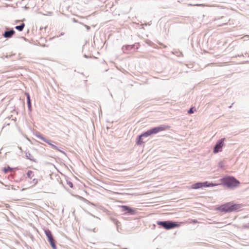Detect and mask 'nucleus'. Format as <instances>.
I'll list each match as a JSON object with an SVG mask.
<instances>
[{"mask_svg":"<svg viewBox=\"0 0 249 249\" xmlns=\"http://www.w3.org/2000/svg\"><path fill=\"white\" fill-rule=\"evenodd\" d=\"M222 184L230 188L237 187L240 183L239 181L234 177L228 176L221 179Z\"/></svg>","mask_w":249,"mask_h":249,"instance_id":"f257e3e1","label":"nucleus"},{"mask_svg":"<svg viewBox=\"0 0 249 249\" xmlns=\"http://www.w3.org/2000/svg\"><path fill=\"white\" fill-rule=\"evenodd\" d=\"M241 208V207L240 205L235 204L232 202H230L222 205L218 208V210L221 212L228 213L234 211L239 210Z\"/></svg>","mask_w":249,"mask_h":249,"instance_id":"f03ea898","label":"nucleus"},{"mask_svg":"<svg viewBox=\"0 0 249 249\" xmlns=\"http://www.w3.org/2000/svg\"><path fill=\"white\" fill-rule=\"evenodd\" d=\"M157 224L161 226L166 230L172 229L179 226L177 222L171 221H158Z\"/></svg>","mask_w":249,"mask_h":249,"instance_id":"7ed1b4c3","label":"nucleus"},{"mask_svg":"<svg viewBox=\"0 0 249 249\" xmlns=\"http://www.w3.org/2000/svg\"><path fill=\"white\" fill-rule=\"evenodd\" d=\"M45 233L51 247L53 249H56L55 240L53 238L51 231L49 229H47L45 231Z\"/></svg>","mask_w":249,"mask_h":249,"instance_id":"20e7f679","label":"nucleus"},{"mask_svg":"<svg viewBox=\"0 0 249 249\" xmlns=\"http://www.w3.org/2000/svg\"><path fill=\"white\" fill-rule=\"evenodd\" d=\"M225 140V138H222L216 142L215 145L214 146L213 152L214 153H217L219 152H221L222 151V147L224 145V142Z\"/></svg>","mask_w":249,"mask_h":249,"instance_id":"39448f33","label":"nucleus"},{"mask_svg":"<svg viewBox=\"0 0 249 249\" xmlns=\"http://www.w3.org/2000/svg\"><path fill=\"white\" fill-rule=\"evenodd\" d=\"M122 212H125L130 215H135L136 214V211L133 208H132L128 206L122 205L121 206Z\"/></svg>","mask_w":249,"mask_h":249,"instance_id":"423d86ee","label":"nucleus"},{"mask_svg":"<svg viewBox=\"0 0 249 249\" xmlns=\"http://www.w3.org/2000/svg\"><path fill=\"white\" fill-rule=\"evenodd\" d=\"M166 127L164 125H160L157 127H153L150 129V133L152 134H157L159 132L165 130Z\"/></svg>","mask_w":249,"mask_h":249,"instance_id":"0eeeda50","label":"nucleus"},{"mask_svg":"<svg viewBox=\"0 0 249 249\" xmlns=\"http://www.w3.org/2000/svg\"><path fill=\"white\" fill-rule=\"evenodd\" d=\"M15 31L13 29H11L9 30H6L3 34V36L5 38H9L12 37L15 34Z\"/></svg>","mask_w":249,"mask_h":249,"instance_id":"6e6552de","label":"nucleus"},{"mask_svg":"<svg viewBox=\"0 0 249 249\" xmlns=\"http://www.w3.org/2000/svg\"><path fill=\"white\" fill-rule=\"evenodd\" d=\"M35 135L37 138L42 140L43 142L47 143L51 146L53 144L52 143V142L51 141L48 140L47 139H46L44 137H43L42 135H41L40 133H36Z\"/></svg>","mask_w":249,"mask_h":249,"instance_id":"1a4fd4ad","label":"nucleus"},{"mask_svg":"<svg viewBox=\"0 0 249 249\" xmlns=\"http://www.w3.org/2000/svg\"><path fill=\"white\" fill-rule=\"evenodd\" d=\"M25 156L27 159L30 160L31 161H33L35 162H36V160L34 158V157L31 154V153L29 151L25 152Z\"/></svg>","mask_w":249,"mask_h":249,"instance_id":"9d476101","label":"nucleus"},{"mask_svg":"<svg viewBox=\"0 0 249 249\" xmlns=\"http://www.w3.org/2000/svg\"><path fill=\"white\" fill-rule=\"evenodd\" d=\"M200 188H202L201 182L196 183L192 185V188L194 189H197Z\"/></svg>","mask_w":249,"mask_h":249,"instance_id":"9b49d317","label":"nucleus"},{"mask_svg":"<svg viewBox=\"0 0 249 249\" xmlns=\"http://www.w3.org/2000/svg\"><path fill=\"white\" fill-rule=\"evenodd\" d=\"M134 45H127L123 46L122 49L124 53H125V51L130 50L132 49H133L134 48Z\"/></svg>","mask_w":249,"mask_h":249,"instance_id":"f8f14e48","label":"nucleus"},{"mask_svg":"<svg viewBox=\"0 0 249 249\" xmlns=\"http://www.w3.org/2000/svg\"><path fill=\"white\" fill-rule=\"evenodd\" d=\"M142 136H141V135H139L137 138V144L138 145H141L144 142L142 140Z\"/></svg>","mask_w":249,"mask_h":249,"instance_id":"ddd939ff","label":"nucleus"},{"mask_svg":"<svg viewBox=\"0 0 249 249\" xmlns=\"http://www.w3.org/2000/svg\"><path fill=\"white\" fill-rule=\"evenodd\" d=\"M25 27V24L22 23L19 25H17L15 27V29L18 30V31L21 32L22 31Z\"/></svg>","mask_w":249,"mask_h":249,"instance_id":"4468645a","label":"nucleus"},{"mask_svg":"<svg viewBox=\"0 0 249 249\" xmlns=\"http://www.w3.org/2000/svg\"><path fill=\"white\" fill-rule=\"evenodd\" d=\"M150 135H151V134L150 133V129L148 130L146 132H145L141 134V136H142L143 137H146L149 136Z\"/></svg>","mask_w":249,"mask_h":249,"instance_id":"2eb2a0df","label":"nucleus"},{"mask_svg":"<svg viewBox=\"0 0 249 249\" xmlns=\"http://www.w3.org/2000/svg\"><path fill=\"white\" fill-rule=\"evenodd\" d=\"M27 177L30 179H32L34 177L33 172L31 170H29L27 173Z\"/></svg>","mask_w":249,"mask_h":249,"instance_id":"dca6fc26","label":"nucleus"},{"mask_svg":"<svg viewBox=\"0 0 249 249\" xmlns=\"http://www.w3.org/2000/svg\"><path fill=\"white\" fill-rule=\"evenodd\" d=\"M51 146L55 150H56L58 151H60L61 152H62V153L65 154L66 153L63 151V150H61V149H59V148L58 147H57V146L54 145V144H52L51 145Z\"/></svg>","mask_w":249,"mask_h":249,"instance_id":"f3484780","label":"nucleus"},{"mask_svg":"<svg viewBox=\"0 0 249 249\" xmlns=\"http://www.w3.org/2000/svg\"><path fill=\"white\" fill-rule=\"evenodd\" d=\"M12 170V168H10L9 167H7V168H4L3 169V172L5 173H7L8 171H11Z\"/></svg>","mask_w":249,"mask_h":249,"instance_id":"a211bd4d","label":"nucleus"},{"mask_svg":"<svg viewBox=\"0 0 249 249\" xmlns=\"http://www.w3.org/2000/svg\"><path fill=\"white\" fill-rule=\"evenodd\" d=\"M208 184H209V182H208V181H205V182H202V188L203 187H208V186L209 185Z\"/></svg>","mask_w":249,"mask_h":249,"instance_id":"6ab92c4d","label":"nucleus"},{"mask_svg":"<svg viewBox=\"0 0 249 249\" xmlns=\"http://www.w3.org/2000/svg\"><path fill=\"white\" fill-rule=\"evenodd\" d=\"M209 185L208 186V187H213V186H217L218 185V184H216V183H212V182H209Z\"/></svg>","mask_w":249,"mask_h":249,"instance_id":"aec40b11","label":"nucleus"},{"mask_svg":"<svg viewBox=\"0 0 249 249\" xmlns=\"http://www.w3.org/2000/svg\"><path fill=\"white\" fill-rule=\"evenodd\" d=\"M37 182H38V180L37 179L34 178V179H33L31 183H33V185H35L37 183Z\"/></svg>","mask_w":249,"mask_h":249,"instance_id":"412c9836","label":"nucleus"},{"mask_svg":"<svg viewBox=\"0 0 249 249\" xmlns=\"http://www.w3.org/2000/svg\"><path fill=\"white\" fill-rule=\"evenodd\" d=\"M194 112V107H191L188 111L189 114L193 113Z\"/></svg>","mask_w":249,"mask_h":249,"instance_id":"4be33fe9","label":"nucleus"},{"mask_svg":"<svg viewBox=\"0 0 249 249\" xmlns=\"http://www.w3.org/2000/svg\"><path fill=\"white\" fill-rule=\"evenodd\" d=\"M26 95L27 96V103L31 102L30 96L29 94L26 93Z\"/></svg>","mask_w":249,"mask_h":249,"instance_id":"5701e85b","label":"nucleus"},{"mask_svg":"<svg viewBox=\"0 0 249 249\" xmlns=\"http://www.w3.org/2000/svg\"><path fill=\"white\" fill-rule=\"evenodd\" d=\"M67 184L71 187L73 188V184L70 181H67Z\"/></svg>","mask_w":249,"mask_h":249,"instance_id":"b1692460","label":"nucleus"},{"mask_svg":"<svg viewBox=\"0 0 249 249\" xmlns=\"http://www.w3.org/2000/svg\"><path fill=\"white\" fill-rule=\"evenodd\" d=\"M218 166L220 168H223L224 167V164L223 162V161H220L219 163H218Z\"/></svg>","mask_w":249,"mask_h":249,"instance_id":"393cba45","label":"nucleus"},{"mask_svg":"<svg viewBox=\"0 0 249 249\" xmlns=\"http://www.w3.org/2000/svg\"><path fill=\"white\" fill-rule=\"evenodd\" d=\"M27 105H28V107L29 110L30 111H31V102H28Z\"/></svg>","mask_w":249,"mask_h":249,"instance_id":"a878e982","label":"nucleus"},{"mask_svg":"<svg viewBox=\"0 0 249 249\" xmlns=\"http://www.w3.org/2000/svg\"><path fill=\"white\" fill-rule=\"evenodd\" d=\"M111 220L114 224L117 225L118 221L116 219L112 218Z\"/></svg>","mask_w":249,"mask_h":249,"instance_id":"bb28decb","label":"nucleus"},{"mask_svg":"<svg viewBox=\"0 0 249 249\" xmlns=\"http://www.w3.org/2000/svg\"><path fill=\"white\" fill-rule=\"evenodd\" d=\"M243 228L244 229H249V223L246 224L243 226Z\"/></svg>","mask_w":249,"mask_h":249,"instance_id":"cd10ccee","label":"nucleus"},{"mask_svg":"<svg viewBox=\"0 0 249 249\" xmlns=\"http://www.w3.org/2000/svg\"><path fill=\"white\" fill-rule=\"evenodd\" d=\"M243 38H244V40H249V35H246V36H245L244 37H243Z\"/></svg>","mask_w":249,"mask_h":249,"instance_id":"c85d7f7f","label":"nucleus"},{"mask_svg":"<svg viewBox=\"0 0 249 249\" xmlns=\"http://www.w3.org/2000/svg\"><path fill=\"white\" fill-rule=\"evenodd\" d=\"M196 222H197V221H196V220H194V223H196Z\"/></svg>","mask_w":249,"mask_h":249,"instance_id":"c756f323","label":"nucleus"},{"mask_svg":"<svg viewBox=\"0 0 249 249\" xmlns=\"http://www.w3.org/2000/svg\"><path fill=\"white\" fill-rule=\"evenodd\" d=\"M195 5H196V6H200L201 5V4H195Z\"/></svg>","mask_w":249,"mask_h":249,"instance_id":"7c9ffc66","label":"nucleus"},{"mask_svg":"<svg viewBox=\"0 0 249 249\" xmlns=\"http://www.w3.org/2000/svg\"><path fill=\"white\" fill-rule=\"evenodd\" d=\"M84 57H86V58L88 57V56L86 54L84 55Z\"/></svg>","mask_w":249,"mask_h":249,"instance_id":"2f4dec72","label":"nucleus"},{"mask_svg":"<svg viewBox=\"0 0 249 249\" xmlns=\"http://www.w3.org/2000/svg\"><path fill=\"white\" fill-rule=\"evenodd\" d=\"M73 20L74 22H76V20L75 19H73Z\"/></svg>","mask_w":249,"mask_h":249,"instance_id":"473e14b6","label":"nucleus"},{"mask_svg":"<svg viewBox=\"0 0 249 249\" xmlns=\"http://www.w3.org/2000/svg\"><path fill=\"white\" fill-rule=\"evenodd\" d=\"M87 28L88 29H89L90 28L89 27V26H87Z\"/></svg>","mask_w":249,"mask_h":249,"instance_id":"72a5a7b5","label":"nucleus"},{"mask_svg":"<svg viewBox=\"0 0 249 249\" xmlns=\"http://www.w3.org/2000/svg\"><path fill=\"white\" fill-rule=\"evenodd\" d=\"M64 35V33H61V36H62V35Z\"/></svg>","mask_w":249,"mask_h":249,"instance_id":"f704fd0d","label":"nucleus"},{"mask_svg":"<svg viewBox=\"0 0 249 249\" xmlns=\"http://www.w3.org/2000/svg\"><path fill=\"white\" fill-rule=\"evenodd\" d=\"M231 106H232V105H231V106H230L229 107V108H230L231 107Z\"/></svg>","mask_w":249,"mask_h":249,"instance_id":"c9c22d12","label":"nucleus"}]
</instances>
